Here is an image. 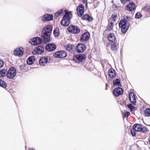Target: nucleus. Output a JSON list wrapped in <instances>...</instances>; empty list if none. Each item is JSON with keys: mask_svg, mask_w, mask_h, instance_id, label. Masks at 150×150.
Returning <instances> with one entry per match:
<instances>
[{"mask_svg": "<svg viewBox=\"0 0 150 150\" xmlns=\"http://www.w3.org/2000/svg\"><path fill=\"white\" fill-rule=\"evenodd\" d=\"M42 39L39 37H36L32 39L30 41V43L32 45L40 44L42 42Z\"/></svg>", "mask_w": 150, "mask_h": 150, "instance_id": "nucleus-6", "label": "nucleus"}, {"mask_svg": "<svg viewBox=\"0 0 150 150\" xmlns=\"http://www.w3.org/2000/svg\"><path fill=\"white\" fill-rule=\"evenodd\" d=\"M135 6L134 4L130 2L125 7V9L129 11H133L135 9Z\"/></svg>", "mask_w": 150, "mask_h": 150, "instance_id": "nucleus-16", "label": "nucleus"}, {"mask_svg": "<svg viewBox=\"0 0 150 150\" xmlns=\"http://www.w3.org/2000/svg\"><path fill=\"white\" fill-rule=\"evenodd\" d=\"M117 18V15L116 14H114L112 15L111 18L113 21H115Z\"/></svg>", "mask_w": 150, "mask_h": 150, "instance_id": "nucleus-38", "label": "nucleus"}, {"mask_svg": "<svg viewBox=\"0 0 150 150\" xmlns=\"http://www.w3.org/2000/svg\"><path fill=\"white\" fill-rule=\"evenodd\" d=\"M45 48L47 51L51 52L55 50L56 46L54 44H48L46 46Z\"/></svg>", "mask_w": 150, "mask_h": 150, "instance_id": "nucleus-13", "label": "nucleus"}, {"mask_svg": "<svg viewBox=\"0 0 150 150\" xmlns=\"http://www.w3.org/2000/svg\"><path fill=\"white\" fill-rule=\"evenodd\" d=\"M113 85L117 86H121L120 81L119 79H116L113 81Z\"/></svg>", "mask_w": 150, "mask_h": 150, "instance_id": "nucleus-28", "label": "nucleus"}, {"mask_svg": "<svg viewBox=\"0 0 150 150\" xmlns=\"http://www.w3.org/2000/svg\"><path fill=\"white\" fill-rule=\"evenodd\" d=\"M36 52L38 54H41L44 51V47L42 45H39L36 47Z\"/></svg>", "mask_w": 150, "mask_h": 150, "instance_id": "nucleus-22", "label": "nucleus"}, {"mask_svg": "<svg viewBox=\"0 0 150 150\" xmlns=\"http://www.w3.org/2000/svg\"><path fill=\"white\" fill-rule=\"evenodd\" d=\"M16 75V69L13 67L10 68L7 72V77L10 79L13 78Z\"/></svg>", "mask_w": 150, "mask_h": 150, "instance_id": "nucleus-3", "label": "nucleus"}, {"mask_svg": "<svg viewBox=\"0 0 150 150\" xmlns=\"http://www.w3.org/2000/svg\"><path fill=\"white\" fill-rule=\"evenodd\" d=\"M0 86L4 88H6L7 87L6 83L3 80L1 79H0Z\"/></svg>", "mask_w": 150, "mask_h": 150, "instance_id": "nucleus-29", "label": "nucleus"}, {"mask_svg": "<svg viewBox=\"0 0 150 150\" xmlns=\"http://www.w3.org/2000/svg\"><path fill=\"white\" fill-rule=\"evenodd\" d=\"M85 57L86 56L84 54L77 55L74 57L73 59L76 62L79 63L84 60Z\"/></svg>", "mask_w": 150, "mask_h": 150, "instance_id": "nucleus-8", "label": "nucleus"}, {"mask_svg": "<svg viewBox=\"0 0 150 150\" xmlns=\"http://www.w3.org/2000/svg\"><path fill=\"white\" fill-rule=\"evenodd\" d=\"M140 130H139V132H141L143 133H145L146 132V129L144 127H143L142 126L140 129Z\"/></svg>", "mask_w": 150, "mask_h": 150, "instance_id": "nucleus-36", "label": "nucleus"}, {"mask_svg": "<svg viewBox=\"0 0 150 150\" xmlns=\"http://www.w3.org/2000/svg\"><path fill=\"white\" fill-rule=\"evenodd\" d=\"M149 144L150 145V136L149 137Z\"/></svg>", "mask_w": 150, "mask_h": 150, "instance_id": "nucleus-46", "label": "nucleus"}, {"mask_svg": "<svg viewBox=\"0 0 150 150\" xmlns=\"http://www.w3.org/2000/svg\"><path fill=\"white\" fill-rule=\"evenodd\" d=\"M84 7L82 4H80L76 8V11L78 15L81 16L84 13Z\"/></svg>", "mask_w": 150, "mask_h": 150, "instance_id": "nucleus-12", "label": "nucleus"}, {"mask_svg": "<svg viewBox=\"0 0 150 150\" xmlns=\"http://www.w3.org/2000/svg\"><path fill=\"white\" fill-rule=\"evenodd\" d=\"M90 37V34L88 32H86L80 38V40L81 42H83V41L88 40Z\"/></svg>", "mask_w": 150, "mask_h": 150, "instance_id": "nucleus-18", "label": "nucleus"}, {"mask_svg": "<svg viewBox=\"0 0 150 150\" xmlns=\"http://www.w3.org/2000/svg\"><path fill=\"white\" fill-rule=\"evenodd\" d=\"M35 58L34 56H32L30 57L27 60V62L28 64L29 65H31L34 62Z\"/></svg>", "mask_w": 150, "mask_h": 150, "instance_id": "nucleus-23", "label": "nucleus"}, {"mask_svg": "<svg viewBox=\"0 0 150 150\" xmlns=\"http://www.w3.org/2000/svg\"><path fill=\"white\" fill-rule=\"evenodd\" d=\"M86 49L85 45L83 44H78L76 47V50L78 53H81L84 52Z\"/></svg>", "mask_w": 150, "mask_h": 150, "instance_id": "nucleus-7", "label": "nucleus"}, {"mask_svg": "<svg viewBox=\"0 0 150 150\" xmlns=\"http://www.w3.org/2000/svg\"><path fill=\"white\" fill-rule=\"evenodd\" d=\"M53 34L55 37H58L59 34V28H55L54 30Z\"/></svg>", "mask_w": 150, "mask_h": 150, "instance_id": "nucleus-30", "label": "nucleus"}, {"mask_svg": "<svg viewBox=\"0 0 150 150\" xmlns=\"http://www.w3.org/2000/svg\"><path fill=\"white\" fill-rule=\"evenodd\" d=\"M113 27V23L112 22L109 23L107 27V29L109 30H111Z\"/></svg>", "mask_w": 150, "mask_h": 150, "instance_id": "nucleus-33", "label": "nucleus"}, {"mask_svg": "<svg viewBox=\"0 0 150 150\" xmlns=\"http://www.w3.org/2000/svg\"><path fill=\"white\" fill-rule=\"evenodd\" d=\"M4 62L2 59H0V68L2 67L4 65Z\"/></svg>", "mask_w": 150, "mask_h": 150, "instance_id": "nucleus-42", "label": "nucleus"}, {"mask_svg": "<svg viewBox=\"0 0 150 150\" xmlns=\"http://www.w3.org/2000/svg\"><path fill=\"white\" fill-rule=\"evenodd\" d=\"M6 70L2 69L0 71V77H3L6 75Z\"/></svg>", "mask_w": 150, "mask_h": 150, "instance_id": "nucleus-34", "label": "nucleus"}, {"mask_svg": "<svg viewBox=\"0 0 150 150\" xmlns=\"http://www.w3.org/2000/svg\"><path fill=\"white\" fill-rule=\"evenodd\" d=\"M142 125L140 124H137L134 125L133 129H134L136 131H139L142 126Z\"/></svg>", "mask_w": 150, "mask_h": 150, "instance_id": "nucleus-25", "label": "nucleus"}, {"mask_svg": "<svg viewBox=\"0 0 150 150\" xmlns=\"http://www.w3.org/2000/svg\"><path fill=\"white\" fill-rule=\"evenodd\" d=\"M83 0V4L85 3L86 4V7L87 6V0Z\"/></svg>", "mask_w": 150, "mask_h": 150, "instance_id": "nucleus-44", "label": "nucleus"}, {"mask_svg": "<svg viewBox=\"0 0 150 150\" xmlns=\"http://www.w3.org/2000/svg\"><path fill=\"white\" fill-rule=\"evenodd\" d=\"M109 76L111 78H114L116 76L115 71L113 69H109L108 71Z\"/></svg>", "mask_w": 150, "mask_h": 150, "instance_id": "nucleus-20", "label": "nucleus"}, {"mask_svg": "<svg viewBox=\"0 0 150 150\" xmlns=\"http://www.w3.org/2000/svg\"><path fill=\"white\" fill-rule=\"evenodd\" d=\"M121 3L123 4H124L125 3L130 1V0H120Z\"/></svg>", "mask_w": 150, "mask_h": 150, "instance_id": "nucleus-43", "label": "nucleus"}, {"mask_svg": "<svg viewBox=\"0 0 150 150\" xmlns=\"http://www.w3.org/2000/svg\"><path fill=\"white\" fill-rule=\"evenodd\" d=\"M135 17L136 18H139L142 17L141 14L139 13H137L136 14Z\"/></svg>", "mask_w": 150, "mask_h": 150, "instance_id": "nucleus-39", "label": "nucleus"}, {"mask_svg": "<svg viewBox=\"0 0 150 150\" xmlns=\"http://www.w3.org/2000/svg\"><path fill=\"white\" fill-rule=\"evenodd\" d=\"M127 106L128 108L130 109L131 111H132L133 110V109L134 108V107L132 104H130L127 105Z\"/></svg>", "mask_w": 150, "mask_h": 150, "instance_id": "nucleus-40", "label": "nucleus"}, {"mask_svg": "<svg viewBox=\"0 0 150 150\" xmlns=\"http://www.w3.org/2000/svg\"><path fill=\"white\" fill-rule=\"evenodd\" d=\"M51 34L42 31L41 36L45 42H48L51 40Z\"/></svg>", "mask_w": 150, "mask_h": 150, "instance_id": "nucleus-5", "label": "nucleus"}, {"mask_svg": "<svg viewBox=\"0 0 150 150\" xmlns=\"http://www.w3.org/2000/svg\"><path fill=\"white\" fill-rule=\"evenodd\" d=\"M64 12H65V14L64 16L61 23L63 26H67L70 23V21L71 14V13H67L65 10H64Z\"/></svg>", "mask_w": 150, "mask_h": 150, "instance_id": "nucleus-1", "label": "nucleus"}, {"mask_svg": "<svg viewBox=\"0 0 150 150\" xmlns=\"http://www.w3.org/2000/svg\"><path fill=\"white\" fill-rule=\"evenodd\" d=\"M130 113L129 112H126L125 113V116L127 117L129 116Z\"/></svg>", "mask_w": 150, "mask_h": 150, "instance_id": "nucleus-45", "label": "nucleus"}, {"mask_svg": "<svg viewBox=\"0 0 150 150\" xmlns=\"http://www.w3.org/2000/svg\"><path fill=\"white\" fill-rule=\"evenodd\" d=\"M67 55V53L65 51L61 50L56 52L53 55L55 57L59 58L65 57Z\"/></svg>", "mask_w": 150, "mask_h": 150, "instance_id": "nucleus-9", "label": "nucleus"}, {"mask_svg": "<svg viewBox=\"0 0 150 150\" xmlns=\"http://www.w3.org/2000/svg\"><path fill=\"white\" fill-rule=\"evenodd\" d=\"M111 49L113 51H116L117 48V46L116 43H114L111 46Z\"/></svg>", "mask_w": 150, "mask_h": 150, "instance_id": "nucleus-31", "label": "nucleus"}, {"mask_svg": "<svg viewBox=\"0 0 150 150\" xmlns=\"http://www.w3.org/2000/svg\"><path fill=\"white\" fill-rule=\"evenodd\" d=\"M53 16L48 14L44 15L42 17V20L44 21H47L53 20Z\"/></svg>", "mask_w": 150, "mask_h": 150, "instance_id": "nucleus-15", "label": "nucleus"}, {"mask_svg": "<svg viewBox=\"0 0 150 150\" xmlns=\"http://www.w3.org/2000/svg\"><path fill=\"white\" fill-rule=\"evenodd\" d=\"M50 59V57L48 56L42 57L39 59V63L40 65L44 66L48 62Z\"/></svg>", "mask_w": 150, "mask_h": 150, "instance_id": "nucleus-11", "label": "nucleus"}, {"mask_svg": "<svg viewBox=\"0 0 150 150\" xmlns=\"http://www.w3.org/2000/svg\"><path fill=\"white\" fill-rule=\"evenodd\" d=\"M13 53L16 56L22 57L23 54V49L22 47L17 48L14 51Z\"/></svg>", "mask_w": 150, "mask_h": 150, "instance_id": "nucleus-10", "label": "nucleus"}, {"mask_svg": "<svg viewBox=\"0 0 150 150\" xmlns=\"http://www.w3.org/2000/svg\"><path fill=\"white\" fill-rule=\"evenodd\" d=\"M107 38L108 40L112 42H114L116 40L115 36L113 33H110L107 36Z\"/></svg>", "mask_w": 150, "mask_h": 150, "instance_id": "nucleus-21", "label": "nucleus"}, {"mask_svg": "<svg viewBox=\"0 0 150 150\" xmlns=\"http://www.w3.org/2000/svg\"><path fill=\"white\" fill-rule=\"evenodd\" d=\"M135 131V130L133 129H132L131 130V134L133 136H135L136 135Z\"/></svg>", "mask_w": 150, "mask_h": 150, "instance_id": "nucleus-41", "label": "nucleus"}, {"mask_svg": "<svg viewBox=\"0 0 150 150\" xmlns=\"http://www.w3.org/2000/svg\"><path fill=\"white\" fill-rule=\"evenodd\" d=\"M123 91V90L122 88L118 87L114 90L113 93L115 96L117 97L122 93Z\"/></svg>", "mask_w": 150, "mask_h": 150, "instance_id": "nucleus-14", "label": "nucleus"}, {"mask_svg": "<svg viewBox=\"0 0 150 150\" xmlns=\"http://www.w3.org/2000/svg\"><path fill=\"white\" fill-rule=\"evenodd\" d=\"M74 47V45L71 44H68L65 46V49L69 51H71Z\"/></svg>", "mask_w": 150, "mask_h": 150, "instance_id": "nucleus-27", "label": "nucleus"}, {"mask_svg": "<svg viewBox=\"0 0 150 150\" xmlns=\"http://www.w3.org/2000/svg\"><path fill=\"white\" fill-rule=\"evenodd\" d=\"M142 10L150 14V6H144Z\"/></svg>", "mask_w": 150, "mask_h": 150, "instance_id": "nucleus-32", "label": "nucleus"}, {"mask_svg": "<svg viewBox=\"0 0 150 150\" xmlns=\"http://www.w3.org/2000/svg\"><path fill=\"white\" fill-rule=\"evenodd\" d=\"M130 17L127 16H125L124 17V19L122 20H125V21L127 22L129 21L130 19Z\"/></svg>", "mask_w": 150, "mask_h": 150, "instance_id": "nucleus-37", "label": "nucleus"}, {"mask_svg": "<svg viewBox=\"0 0 150 150\" xmlns=\"http://www.w3.org/2000/svg\"><path fill=\"white\" fill-rule=\"evenodd\" d=\"M68 30L69 32L75 34L79 33L80 31L79 28L72 25H69L68 27Z\"/></svg>", "mask_w": 150, "mask_h": 150, "instance_id": "nucleus-4", "label": "nucleus"}, {"mask_svg": "<svg viewBox=\"0 0 150 150\" xmlns=\"http://www.w3.org/2000/svg\"><path fill=\"white\" fill-rule=\"evenodd\" d=\"M145 114L146 116H150V109L147 108L145 111Z\"/></svg>", "mask_w": 150, "mask_h": 150, "instance_id": "nucleus-35", "label": "nucleus"}, {"mask_svg": "<svg viewBox=\"0 0 150 150\" xmlns=\"http://www.w3.org/2000/svg\"><path fill=\"white\" fill-rule=\"evenodd\" d=\"M64 11L62 9L59 10L55 13L54 17L57 18L58 16L61 15V14H65V12H64Z\"/></svg>", "mask_w": 150, "mask_h": 150, "instance_id": "nucleus-24", "label": "nucleus"}, {"mask_svg": "<svg viewBox=\"0 0 150 150\" xmlns=\"http://www.w3.org/2000/svg\"><path fill=\"white\" fill-rule=\"evenodd\" d=\"M82 19L84 20H88L89 21H92L93 18L90 17L88 14H85L82 17Z\"/></svg>", "mask_w": 150, "mask_h": 150, "instance_id": "nucleus-26", "label": "nucleus"}, {"mask_svg": "<svg viewBox=\"0 0 150 150\" xmlns=\"http://www.w3.org/2000/svg\"><path fill=\"white\" fill-rule=\"evenodd\" d=\"M119 26L121 28V31L123 33H125L128 28L129 23L125 20H121L119 24Z\"/></svg>", "mask_w": 150, "mask_h": 150, "instance_id": "nucleus-2", "label": "nucleus"}, {"mask_svg": "<svg viewBox=\"0 0 150 150\" xmlns=\"http://www.w3.org/2000/svg\"><path fill=\"white\" fill-rule=\"evenodd\" d=\"M52 29V26L50 25H48L42 29V31L51 34Z\"/></svg>", "mask_w": 150, "mask_h": 150, "instance_id": "nucleus-17", "label": "nucleus"}, {"mask_svg": "<svg viewBox=\"0 0 150 150\" xmlns=\"http://www.w3.org/2000/svg\"><path fill=\"white\" fill-rule=\"evenodd\" d=\"M129 99L131 103L134 105L136 104V100L135 96L133 92H130L129 95Z\"/></svg>", "mask_w": 150, "mask_h": 150, "instance_id": "nucleus-19", "label": "nucleus"}]
</instances>
